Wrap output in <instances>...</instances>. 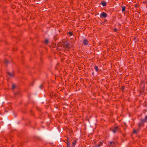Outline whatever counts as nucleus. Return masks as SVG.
<instances>
[{"instance_id": "nucleus-1", "label": "nucleus", "mask_w": 147, "mask_h": 147, "mask_svg": "<svg viewBox=\"0 0 147 147\" xmlns=\"http://www.w3.org/2000/svg\"><path fill=\"white\" fill-rule=\"evenodd\" d=\"M115 142H109V145L110 146L113 147L115 146Z\"/></svg>"}, {"instance_id": "nucleus-2", "label": "nucleus", "mask_w": 147, "mask_h": 147, "mask_svg": "<svg viewBox=\"0 0 147 147\" xmlns=\"http://www.w3.org/2000/svg\"><path fill=\"white\" fill-rule=\"evenodd\" d=\"M64 47L67 50H68L69 48V45L67 43H65L64 45Z\"/></svg>"}, {"instance_id": "nucleus-3", "label": "nucleus", "mask_w": 147, "mask_h": 147, "mask_svg": "<svg viewBox=\"0 0 147 147\" xmlns=\"http://www.w3.org/2000/svg\"><path fill=\"white\" fill-rule=\"evenodd\" d=\"M107 16V14L105 12H103L102 13H101L100 15V16L101 17H103L105 18Z\"/></svg>"}, {"instance_id": "nucleus-4", "label": "nucleus", "mask_w": 147, "mask_h": 147, "mask_svg": "<svg viewBox=\"0 0 147 147\" xmlns=\"http://www.w3.org/2000/svg\"><path fill=\"white\" fill-rule=\"evenodd\" d=\"M7 74L9 75L11 77L13 76L14 75V74L13 72H12L11 73L8 72Z\"/></svg>"}, {"instance_id": "nucleus-5", "label": "nucleus", "mask_w": 147, "mask_h": 147, "mask_svg": "<svg viewBox=\"0 0 147 147\" xmlns=\"http://www.w3.org/2000/svg\"><path fill=\"white\" fill-rule=\"evenodd\" d=\"M88 41L86 39H84L83 41V43L85 45H87L88 44Z\"/></svg>"}, {"instance_id": "nucleus-6", "label": "nucleus", "mask_w": 147, "mask_h": 147, "mask_svg": "<svg viewBox=\"0 0 147 147\" xmlns=\"http://www.w3.org/2000/svg\"><path fill=\"white\" fill-rule=\"evenodd\" d=\"M102 142H100L99 144L97 146H94L93 147H99L100 146L102 145Z\"/></svg>"}, {"instance_id": "nucleus-7", "label": "nucleus", "mask_w": 147, "mask_h": 147, "mask_svg": "<svg viewBox=\"0 0 147 147\" xmlns=\"http://www.w3.org/2000/svg\"><path fill=\"white\" fill-rule=\"evenodd\" d=\"M146 120H147V115L145 116L144 119L142 120V121L143 122H146Z\"/></svg>"}, {"instance_id": "nucleus-8", "label": "nucleus", "mask_w": 147, "mask_h": 147, "mask_svg": "<svg viewBox=\"0 0 147 147\" xmlns=\"http://www.w3.org/2000/svg\"><path fill=\"white\" fill-rule=\"evenodd\" d=\"M76 140H74L72 142V145L73 146H74L76 144Z\"/></svg>"}, {"instance_id": "nucleus-9", "label": "nucleus", "mask_w": 147, "mask_h": 147, "mask_svg": "<svg viewBox=\"0 0 147 147\" xmlns=\"http://www.w3.org/2000/svg\"><path fill=\"white\" fill-rule=\"evenodd\" d=\"M117 127H116L113 130V131L114 133H115L117 131Z\"/></svg>"}, {"instance_id": "nucleus-10", "label": "nucleus", "mask_w": 147, "mask_h": 147, "mask_svg": "<svg viewBox=\"0 0 147 147\" xmlns=\"http://www.w3.org/2000/svg\"><path fill=\"white\" fill-rule=\"evenodd\" d=\"M67 147H70V143L68 141H67Z\"/></svg>"}, {"instance_id": "nucleus-11", "label": "nucleus", "mask_w": 147, "mask_h": 147, "mask_svg": "<svg viewBox=\"0 0 147 147\" xmlns=\"http://www.w3.org/2000/svg\"><path fill=\"white\" fill-rule=\"evenodd\" d=\"M101 4L104 6H106V3L105 2L103 1L102 2Z\"/></svg>"}, {"instance_id": "nucleus-12", "label": "nucleus", "mask_w": 147, "mask_h": 147, "mask_svg": "<svg viewBox=\"0 0 147 147\" xmlns=\"http://www.w3.org/2000/svg\"><path fill=\"white\" fill-rule=\"evenodd\" d=\"M122 11L123 12L125 11V6H123L122 7Z\"/></svg>"}, {"instance_id": "nucleus-13", "label": "nucleus", "mask_w": 147, "mask_h": 147, "mask_svg": "<svg viewBox=\"0 0 147 147\" xmlns=\"http://www.w3.org/2000/svg\"><path fill=\"white\" fill-rule=\"evenodd\" d=\"M94 69H95V70L96 71H98V67L97 66H95L94 67Z\"/></svg>"}, {"instance_id": "nucleus-14", "label": "nucleus", "mask_w": 147, "mask_h": 147, "mask_svg": "<svg viewBox=\"0 0 147 147\" xmlns=\"http://www.w3.org/2000/svg\"><path fill=\"white\" fill-rule=\"evenodd\" d=\"M49 42V40L47 39H46L45 40V43L46 44H47Z\"/></svg>"}, {"instance_id": "nucleus-15", "label": "nucleus", "mask_w": 147, "mask_h": 147, "mask_svg": "<svg viewBox=\"0 0 147 147\" xmlns=\"http://www.w3.org/2000/svg\"><path fill=\"white\" fill-rule=\"evenodd\" d=\"M15 87H16V86L15 85H14V84L12 85V89H13Z\"/></svg>"}, {"instance_id": "nucleus-16", "label": "nucleus", "mask_w": 147, "mask_h": 147, "mask_svg": "<svg viewBox=\"0 0 147 147\" xmlns=\"http://www.w3.org/2000/svg\"><path fill=\"white\" fill-rule=\"evenodd\" d=\"M68 34L71 36L72 35V33L71 32H69L68 33Z\"/></svg>"}, {"instance_id": "nucleus-17", "label": "nucleus", "mask_w": 147, "mask_h": 147, "mask_svg": "<svg viewBox=\"0 0 147 147\" xmlns=\"http://www.w3.org/2000/svg\"><path fill=\"white\" fill-rule=\"evenodd\" d=\"M113 30L115 32H116L117 30V28H115Z\"/></svg>"}, {"instance_id": "nucleus-18", "label": "nucleus", "mask_w": 147, "mask_h": 147, "mask_svg": "<svg viewBox=\"0 0 147 147\" xmlns=\"http://www.w3.org/2000/svg\"><path fill=\"white\" fill-rule=\"evenodd\" d=\"M133 132L134 133H136V130H134Z\"/></svg>"}, {"instance_id": "nucleus-19", "label": "nucleus", "mask_w": 147, "mask_h": 147, "mask_svg": "<svg viewBox=\"0 0 147 147\" xmlns=\"http://www.w3.org/2000/svg\"><path fill=\"white\" fill-rule=\"evenodd\" d=\"M5 63H8V61H7V60H6L5 61Z\"/></svg>"}, {"instance_id": "nucleus-20", "label": "nucleus", "mask_w": 147, "mask_h": 147, "mask_svg": "<svg viewBox=\"0 0 147 147\" xmlns=\"http://www.w3.org/2000/svg\"><path fill=\"white\" fill-rule=\"evenodd\" d=\"M14 6H12V8H14Z\"/></svg>"}]
</instances>
